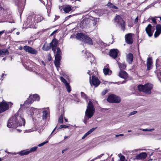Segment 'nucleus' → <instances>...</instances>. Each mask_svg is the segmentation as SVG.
<instances>
[{
	"mask_svg": "<svg viewBox=\"0 0 161 161\" xmlns=\"http://www.w3.org/2000/svg\"><path fill=\"white\" fill-rule=\"evenodd\" d=\"M159 148H157V149H155L156 150H157V152H161V150H159Z\"/></svg>",
	"mask_w": 161,
	"mask_h": 161,
	"instance_id": "052dcab7",
	"label": "nucleus"
},
{
	"mask_svg": "<svg viewBox=\"0 0 161 161\" xmlns=\"http://www.w3.org/2000/svg\"><path fill=\"white\" fill-rule=\"evenodd\" d=\"M103 155H104V154H103V153L102 154L100 155L97 156V157H96V158H95V159L100 158Z\"/></svg>",
	"mask_w": 161,
	"mask_h": 161,
	"instance_id": "8fccbe9b",
	"label": "nucleus"
},
{
	"mask_svg": "<svg viewBox=\"0 0 161 161\" xmlns=\"http://www.w3.org/2000/svg\"><path fill=\"white\" fill-rule=\"evenodd\" d=\"M6 74H5V75L4 73H3V74H2V75H1V77H3V76H4V75H5V76H6Z\"/></svg>",
	"mask_w": 161,
	"mask_h": 161,
	"instance_id": "e2e57ef3",
	"label": "nucleus"
},
{
	"mask_svg": "<svg viewBox=\"0 0 161 161\" xmlns=\"http://www.w3.org/2000/svg\"><path fill=\"white\" fill-rule=\"evenodd\" d=\"M57 44L58 42L55 39H53L52 42L50 43V44L52 47V50L53 52L54 53H55L56 49V47L57 46Z\"/></svg>",
	"mask_w": 161,
	"mask_h": 161,
	"instance_id": "dca6fc26",
	"label": "nucleus"
},
{
	"mask_svg": "<svg viewBox=\"0 0 161 161\" xmlns=\"http://www.w3.org/2000/svg\"><path fill=\"white\" fill-rule=\"evenodd\" d=\"M81 97L82 98L86 100L87 98V96L83 92H81Z\"/></svg>",
	"mask_w": 161,
	"mask_h": 161,
	"instance_id": "58836bf2",
	"label": "nucleus"
},
{
	"mask_svg": "<svg viewBox=\"0 0 161 161\" xmlns=\"http://www.w3.org/2000/svg\"><path fill=\"white\" fill-rule=\"evenodd\" d=\"M107 5L110 8L115 9H118V8L116 6H115L112 3H108L107 4Z\"/></svg>",
	"mask_w": 161,
	"mask_h": 161,
	"instance_id": "c9c22d12",
	"label": "nucleus"
},
{
	"mask_svg": "<svg viewBox=\"0 0 161 161\" xmlns=\"http://www.w3.org/2000/svg\"><path fill=\"white\" fill-rule=\"evenodd\" d=\"M6 59V58H3V61H5Z\"/></svg>",
	"mask_w": 161,
	"mask_h": 161,
	"instance_id": "774afa93",
	"label": "nucleus"
},
{
	"mask_svg": "<svg viewBox=\"0 0 161 161\" xmlns=\"http://www.w3.org/2000/svg\"><path fill=\"white\" fill-rule=\"evenodd\" d=\"M93 69L92 70H88L87 72V74L89 75L90 76V80H91V76L90 75H92V74L93 73ZM90 83L91 85H92H92L94 86L95 87H97L98 86L100 83V82L98 79L95 77L94 75H92V82L90 80Z\"/></svg>",
	"mask_w": 161,
	"mask_h": 161,
	"instance_id": "423d86ee",
	"label": "nucleus"
},
{
	"mask_svg": "<svg viewBox=\"0 0 161 161\" xmlns=\"http://www.w3.org/2000/svg\"><path fill=\"white\" fill-rule=\"evenodd\" d=\"M133 56L132 53H130L129 54L126 56L127 61L130 64H132L133 61Z\"/></svg>",
	"mask_w": 161,
	"mask_h": 161,
	"instance_id": "5701e85b",
	"label": "nucleus"
},
{
	"mask_svg": "<svg viewBox=\"0 0 161 161\" xmlns=\"http://www.w3.org/2000/svg\"><path fill=\"white\" fill-rule=\"evenodd\" d=\"M86 54L87 60L89 61L92 64L95 60V58L93 55L92 54L86 52Z\"/></svg>",
	"mask_w": 161,
	"mask_h": 161,
	"instance_id": "4468645a",
	"label": "nucleus"
},
{
	"mask_svg": "<svg viewBox=\"0 0 161 161\" xmlns=\"http://www.w3.org/2000/svg\"><path fill=\"white\" fill-rule=\"evenodd\" d=\"M95 129V128H93L91 129H90L89 131L86 133L82 137V139H84L87 136L90 134L91 133L93 132Z\"/></svg>",
	"mask_w": 161,
	"mask_h": 161,
	"instance_id": "c756f323",
	"label": "nucleus"
},
{
	"mask_svg": "<svg viewBox=\"0 0 161 161\" xmlns=\"http://www.w3.org/2000/svg\"><path fill=\"white\" fill-rule=\"evenodd\" d=\"M63 114H61L58 120V122L61 124L63 123Z\"/></svg>",
	"mask_w": 161,
	"mask_h": 161,
	"instance_id": "4c0bfd02",
	"label": "nucleus"
},
{
	"mask_svg": "<svg viewBox=\"0 0 161 161\" xmlns=\"http://www.w3.org/2000/svg\"><path fill=\"white\" fill-rule=\"evenodd\" d=\"M115 21L119 25L123 31L125 30V22L120 16L118 15L116 16L115 18Z\"/></svg>",
	"mask_w": 161,
	"mask_h": 161,
	"instance_id": "6e6552de",
	"label": "nucleus"
},
{
	"mask_svg": "<svg viewBox=\"0 0 161 161\" xmlns=\"http://www.w3.org/2000/svg\"><path fill=\"white\" fill-rule=\"evenodd\" d=\"M151 5H150L148 6L147 7L145 8L144 9V11H145L147 9H148L150 8L151 7Z\"/></svg>",
	"mask_w": 161,
	"mask_h": 161,
	"instance_id": "603ef678",
	"label": "nucleus"
},
{
	"mask_svg": "<svg viewBox=\"0 0 161 161\" xmlns=\"http://www.w3.org/2000/svg\"><path fill=\"white\" fill-rule=\"evenodd\" d=\"M8 50L7 49L4 48L0 50V56L3 57L4 56L8 55Z\"/></svg>",
	"mask_w": 161,
	"mask_h": 161,
	"instance_id": "393cba45",
	"label": "nucleus"
},
{
	"mask_svg": "<svg viewBox=\"0 0 161 161\" xmlns=\"http://www.w3.org/2000/svg\"><path fill=\"white\" fill-rule=\"evenodd\" d=\"M15 4L18 8L23 7L25 5V0H13Z\"/></svg>",
	"mask_w": 161,
	"mask_h": 161,
	"instance_id": "2eb2a0df",
	"label": "nucleus"
},
{
	"mask_svg": "<svg viewBox=\"0 0 161 161\" xmlns=\"http://www.w3.org/2000/svg\"><path fill=\"white\" fill-rule=\"evenodd\" d=\"M118 156L119 158V161H126V160L125 159V157L121 153L118 154Z\"/></svg>",
	"mask_w": 161,
	"mask_h": 161,
	"instance_id": "72a5a7b5",
	"label": "nucleus"
},
{
	"mask_svg": "<svg viewBox=\"0 0 161 161\" xmlns=\"http://www.w3.org/2000/svg\"><path fill=\"white\" fill-rule=\"evenodd\" d=\"M57 126H56V127H55V128L53 130L52 132L51 133V135H52L53 133V132L55 131V129H56L57 128Z\"/></svg>",
	"mask_w": 161,
	"mask_h": 161,
	"instance_id": "13d9d810",
	"label": "nucleus"
},
{
	"mask_svg": "<svg viewBox=\"0 0 161 161\" xmlns=\"http://www.w3.org/2000/svg\"><path fill=\"white\" fill-rule=\"evenodd\" d=\"M33 21H35V23H38L41 21L43 19V17L40 15H33Z\"/></svg>",
	"mask_w": 161,
	"mask_h": 161,
	"instance_id": "b1692460",
	"label": "nucleus"
},
{
	"mask_svg": "<svg viewBox=\"0 0 161 161\" xmlns=\"http://www.w3.org/2000/svg\"><path fill=\"white\" fill-rule=\"evenodd\" d=\"M9 105L6 102L4 101L0 103V113L8 109Z\"/></svg>",
	"mask_w": 161,
	"mask_h": 161,
	"instance_id": "9b49d317",
	"label": "nucleus"
},
{
	"mask_svg": "<svg viewBox=\"0 0 161 161\" xmlns=\"http://www.w3.org/2000/svg\"><path fill=\"white\" fill-rule=\"evenodd\" d=\"M55 17H56L55 18V19H54V20H56L57 19H58L59 18V16H56L55 15Z\"/></svg>",
	"mask_w": 161,
	"mask_h": 161,
	"instance_id": "4d7b16f0",
	"label": "nucleus"
},
{
	"mask_svg": "<svg viewBox=\"0 0 161 161\" xmlns=\"http://www.w3.org/2000/svg\"><path fill=\"white\" fill-rule=\"evenodd\" d=\"M124 136V134H119V135H115V136L116 137H118L119 136Z\"/></svg>",
	"mask_w": 161,
	"mask_h": 161,
	"instance_id": "5fc2aeb1",
	"label": "nucleus"
},
{
	"mask_svg": "<svg viewBox=\"0 0 161 161\" xmlns=\"http://www.w3.org/2000/svg\"><path fill=\"white\" fill-rule=\"evenodd\" d=\"M151 19L152 20L153 22L155 24H157V21L156 19L153 17H152L151 18Z\"/></svg>",
	"mask_w": 161,
	"mask_h": 161,
	"instance_id": "49530a36",
	"label": "nucleus"
},
{
	"mask_svg": "<svg viewBox=\"0 0 161 161\" xmlns=\"http://www.w3.org/2000/svg\"><path fill=\"white\" fill-rule=\"evenodd\" d=\"M152 27L151 25L150 24H149L145 29V31L149 37L153 35V33L151 31Z\"/></svg>",
	"mask_w": 161,
	"mask_h": 161,
	"instance_id": "412c9836",
	"label": "nucleus"
},
{
	"mask_svg": "<svg viewBox=\"0 0 161 161\" xmlns=\"http://www.w3.org/2000/svg\"><path fill=\"white\" fill-rule=\"evenodd\" d=\"M16 34L17 35H19V32H16Z\"/></svg>",
	"mask_w": 161,
	"mask_h": 161,
	"instance_id": "69168bd1",
	"label": "nucleus"
},
{
	"mask_svg": "<svg viewBox=\"0 0 161 161\" xmlns=\"http://www.w3.org/2000/svg\"><path fill=\"white\" fill-rule=\"evenodd\" d=\"M132 36V34L131 33H129L125 36V40L128 44H131L133 43Z\"/></svg>",
	"mask_w": 161,
	"mask_h": 161,
	"instance_id": "f8f14e48",
	"label": "nucleus"
},
{
	"mask_svg": "<svg viewBox=\"0 0 161 161\" xmlns=\"http://www.w3.org/2000/svg\"><path fill=\"white\" fill-rule=\"evenodd\" d=\"M71 16H72V15H69V16H68V17H67L66 18H69L70 17H71Z\"/></svg>",
	"mask_w": 161,
	"mask_h": 161,
	"instance_id": "338daca9",
	"label": "nucleus"
},
{
	"mask_svg": "<svg viewBox=\"0 0 161 161\" xmlns=\"http://www.w3.org/2000/svg\"><path fill=\"white\" fill-rule=\"evenodd\" d=\"M37 148V147H34L31 148L30 150L29 149V153H31V152L35 151L36 150Z\"/></svg>",
	"mask_w": 161,
	"mask_h": 161,
	"instance_id": "ea45409f",
	"label": "nucleus"
},
{
	"mask_svg": "<svg viewBox=\"0 0 161 161\" xmlns=\"http://www.w3.org/2000/svg\"><path fill=\"white\" fill-rule=\"evenodd\" d=\"M86 37V35L83 34L82 33H78L76 36V38L77 39L79 40L80 41L83 42L84 41L85 37Z\"/></svg>",
	"mask_w": 161,
	"mask_h": 161,
	"instance_id": "4be33fe9",
	"label": "nucleus"
},
{
	"mask_svg": "<svg viewBox=\"0 0 161 161\" xmlns=\"http://www.w3.org/2000/svg\"><path fill=\"white\" fill-rule=\"evenodd\" d=\"M140 130H142V131H147L148 130V129H142V128L140 129Z\"/></svg>",
	"mask_w": 161,
	"mask_h": 161,
	"instance_id": "864d4df0",
	"label": "nucleus"
},
{
	"mask_svg": "<svg viewBox=\"0 0 161 161\" xmlns=\"http://www.w3.org/2000/svg\"><path fill=\"white\" fill-rule=\"evenodd\" d=\"M64 11L66 13H68L72 10L71 6L69 5H66L63 8Z\"/></svg>",
	"mask_w": 161,
	"mask_h": 161,
	"instance_id": "cd10ccee",
	"label": "nucleus"
},
{
	"mask_svg": "<svg viewBox=\"0 0 161 161\" xmlns=\"http://www.w3.org/2000/svg\"><path fill=\"white\" fill-rule=\"evenodd\" d=\"M25 120L17 113L8 120L7 126L10 128H16L18 126L25 125Z\"/></svg>",
	"mask_w": 161,
	"mask_h": 161,
	"instance_id": "f257e3e1",
	"label": "nucleus"
},
{
	"mask_svg": "<svg viewBox=\"0 0 161 161\" xmlns=\"http://www.w3.org/2000/svg\"><path fill=\"white\" fill-rule=\"evenodd\" d=\"M69 127V126H68L62 125H61L60 126V127L57 130H58V129H62L63 128H68Z\"/></svg>",
	"mask_w": 161,
	"mask_h": 161,
	"instance_id": "79ce46f5",
	"label": "nucleus"
},
{
	"mask_svg": "<svg viewBox=\"0 0 161 161\" xmlns=\"http://www.w3.org/2000/svg\"><path fill=\"white\" fill-rule=\"evenodd\" d=\"M67 150V149H64L62 151V153H64Z\"/></svg>",
	"mask_w": 161,
	"mask_h": 161,
	"instance_id": "bf43d9fd",
	"label": "nucleus"
},
{
	"mask_svg": "<svg viewBox=\"0 0 161 161\" xmlns=\"http://www.w3.org/2000/svg\"><path fill=\"white\" fill-rule=\"evenodd\" d=\"M48 141H47L46 142H44L41 144H39L38 145V147H42L43 146L44 144H45L47 143L48 142Z\"/></svg>",
	"mask_w": 161,
	"mask_h": 161,
	"instance_id": "c03bdc74",
	"label": "nucleus"
},
{
	"mask_svg": "<svg viewBox=\"0 0 161 161\" xmlns=\"http://www.w3.org/2000/svg\"><path fill=\"white\" fill-rule=\"evenodd\" d=\"M117 61V62L118 63V64L119 65V68L120 69H124L126 67V65L124 63H121L119 62H118V61Z\"/></svg>",
	"mask_w": 161,
	"mask_h": 161,
	"instance_id": "2f4dec72",
	"label": "nucleus"
},
{
	"mask_svg": "<svg viewBox=\"0 0 161 161\" xmlns=\"http://www.w3.org/2000/svg\"><path fill=\"white\" fill-rule=\"evenodd\" d=\"M108 65H106L103 69V71L105 75H107L108 74L109 69L107 67Z\"/></svg>",
	"mask_w": 161,
	"mask_h": 161,
	"instance_id": "f704fd0d",
	"label": "nucleus"
},
{
	"mask_svg": "<svg viewBox=\"0 0 161 161\" xmlns=\"http://www.w3.org/2000/svg\"><path fill=\"white\" fill-rule=\"evenodd\" d=\"M56 52H55V53ZM55 56V59L54 61V64L56 67H59L60 61L61 58L62 53L59 47L57 48V51L56 53H54Z\"/></svg>",
	"mask_w": 161,
	"mask_h": 161,
	"instance_id": "20e7f679",
	"label": "nucleus"
},
{
	"mask_svg": "<svg viewBox=\"0 0 161 161\" xmlns=\"http://www.w3.org/2000/svg\"><path fill=\"white\" fill-rule=\"evenodd\" d=\"M90 22L91 23H90V25H91V27H93V28L95 29L97 26V22L92 20V21Z\"/></svg>",
	"mask_w": 161,
	"mask_h": 161,
	"instance_id": "473e14b6",
	"label": "nucleus"
},
{
	"mask_svg": "<svg viewBox=\"0 0 161 161\" xmlns=\"http://www.w3.org/2000/svg\"><path fill=\"white\" fill-rule=\"evenodd\" d=\"M154 130V129L153 128V129H148V131L151 132V131H153Z\"/></svg>",
	"mask_w": 161,
	"mask_h": 161,
	"instance_id": "6e6d98bb",
	"label": "nucleus"
},
{
	"mask_svg": "<svg viewBox=\"0 0 161 161\" xmlns=\"http://www.w3.org/2000/svg\"><path fill=\"white\" fill-rule=\"evenodd\" d=\"M119 75L120 77L124 79H126L127 77L126 72L123 70L120 71L119 73Z\"/></svg>",
	"mask_w": 161,
	"mask_h": 161,
	"instance_id": "a878e982",
	"label": "nucleus"
},
{
	"mask_svg": "<svg viewBox=\"0 0 161 161\" xmlns=\"http://www.w3.org/2000/svg\"><path fill=\"white\" fill-rule=\"evenodd\" d=\"M40 100V97L39 96L36 94L34 95H31L29 96V98L24 102V104H31L34 101H39Z\"/></svg>",
	"mask_w": 161,
	"mask_h": 161,
	"instance_id": "39448f33",
	"label": "nucleus"
},
{
	"mask_svg": "<svg viewBox=\"0 0 161 161\" xmlns=\"http://www.w3.org/2000/svg\"><path fill=\"white\" fill-rule=\"evenodd\" d=\"M147 156V154L145 152H142L136 156V158L140 160L145 159Z\"/></svg>",
	"mask_w": 161,
	"mask_h": 161,
	"instance_id": "aec40b11",
	"label": "nucleus"
},
{
	"mask_svg": "<svg viewBox=\"0 0 161 161\" xmlns=\"http://www.w3.org/2000/svg\"><path fill=\"white\" fill-rule=\"evenodd\" d=\"M136 113H137V111H134L133 112H131L130 113L128 114V116L129 117L135 114Z\"/></svg>",
	"mask_w": 161,
	"mask_h": 161,
	"instance_id": "37998d69",
	"label": "nucleus"
},
{
	"mask_svg": "<svg viewBox=\"0 0 161 161\" xmlns=\"http://www.w3.org/2000/svg\"><path fill=\"white\" fill-rule=\"evenodd\" d=\"M23 49L26 52H28L32 54L36 55L38 53V52L35 49L27 46H25L23 47Z\"/></svg>",
	"mask_w": 161,
	"mask_h": 161,
	"instance_id": "9d476101",
	"label": "nucleus"
},
{
	"mask_svg": "<svg viewBox=\"0 0 161 161\" xmlns=\"http://www.w3.org/2000/svg\"><path fill=\"white\" fill-rule=\"evenodd\" d=\"M50 45H48L47 44H45L42 47V49L43 50L47 51L49 50L51 47Z\"/></svg>",
	"mask_w": 161,
	"mask_h": 161,
	"instance_id": "7c9ffc66",
	"label": "nucleus"
},
{
	"mask_svg": "<svg viewBox=\"0 0 161 161\" xmlns=\"http://www.w3.org/2000/svg\"><path fill=\"white\" fill-rule=\"evenodd\" d=\"M92 20L90 19H85L82 20L80 23L79 26L82 29H87L91 27L90 22Z\"/></svg>",
	"mask_w": 161,
	"mask_h": 161,
	"instance_id": "0eeeda50",
	"label": "nucleus"
},
{
	"mask_svg": "<svg viewBox=\"0 0 161 161\" xmlns=\"http://www.w3.org/2000/svg\"><path fill=\"white\" fill-rule=\"evenodd\" d=\"M17 153L21 156L27 155L30 153L29 152V149H27L21 151H20L18 153Z\"/></svg>",
	"mask_w": 161,
	"mask_h": 161,
	"instance_id": "bb28decb",
	"label": "nucleus"
},
{
	"mask_svg": "<svg viewBox=\"0 0 161 161\" xmlns=\"http://www.w3.org/2000/svg\"><path fill=\"white\" fill-rule=\"evenodd\" d=\"M108 92V90L107 89L105 90H104L102 91L101 93V94L103 96L104 95Z\"/></svg>",
	"mask_w": 161,
	"mask_h": 161,
	"instance_id": "a18cd8bd",
	"label": "nucleus"
},
{
	"mask_svg": "<svg viewBox=\"0 0 161 161\" xmlns=\"http://www.w3.org/2000/svg\"><path fill=\"white\" fill-rule=\"evenodd\" d=\"M58 31V30H55V31H54L51 34L50 36H52L54 34H56L57 32Z\"/></svg>",
	"mask_w": 161,
	"mask_h": 161,
	"instance_id": "de8ad7c7",
	"label": "nucleus"
},
{
	"mask_svg": "<svg viewBox=\"0 0 161 161\" xmlns=\"http://www.w3.org/2000/svg\"><path fill=\"white\" fill-rule=\"evenodd\" d=\"M30 19H31V24H34V23H35V21H33V15L31 16H29L28 18V20H29Z\"/></svg>",
	"mask_w": 161,
	"mask_h": 161,
	"instance_id": "a19ab883",
	"label": "nucleus"
},
{
	"mask_svg": "<svg viewBox=\"0 0 161 161\" xmlns=\"http://www.w3.org/2000/svg\"><path fill=\"white\" fill-rule=\"evenodd\" d=\"M42 119H46L47 118V116L48 113L47 111L45 110L43 111L42 112Z\"/></svg>",
	"mask_w": 161,
	"mask_h": 161,
	"instance_id": "e433bc0d",
	"label": "nucleus"
},
{
	"mask_svg": "<svg viewBox=\"0 0 161 161\" xmlns=\"http://www.w3.org/2000/svg\"><path fill=\"white\" fill-rule=\"evenodd\" d=\"M42 64L44 65V66H45V64L44 63V62L43 61H42Z\"/></svg>",
	"mask_w": 161,
	"mask_h": 161,
	"instance_id": "0e129e2a",
	"label": "nucleus"
},
{
	"mask_svg": "<svg viewBox=\"0 0 161 161\" xmlns=\"http://www.w3.org/2000/svg\"><path fill=\"white\" fill-rule=\"evenodd\" d=\"M83 42L89 44H92V39L86 35L85 39Z\"/></svg>",
	"mask_w": 161,
	"mask_h": 161,
	"instance_id": "c85d7f7f",
	"label": "nucleus"
},
{
	"mask_svg": "<svg viewBox=\"0 0 161 161\" xmlns=\"http://www.w3.org/2000/svg\"><path fill=\"white\" fill-rule=\"evenodd\" d=\"M107 101L110 103H119L121 100L119 97L114 94L110 95L107 98Z\"/></svg>",
	"mask_w": 161,
	"mask_h": 161,
	"instance_id": "1a4fd4ad",
	"label": "nucleus"
},
{
	"mask_svg": "<svg viewBox=\"0 0 161 161\" xmlns=\"http://www.w3.org/2000/svg\"><path fill=\"white\" fill-rule=\"evenodd\" d=\"M138 17H137L136 18V19L135 20L134 23L135 24L137 23L138 21Z\"/></svg>",
	"mask_w": 161,
	"mask_h": 161,
	"instance_id": "3c124183",
	"label": "nucleus"
},
{
	"mask_svg": "<svg viewBox=\"0 0 161 161\" xmlns=\"http://www.w3.org/2000/svg\"><path fill=\"white\" fill-rule=\"evenodd\" d=\"M4 31H0V35H1L2 34H3V33H4Z\"/></svg>",
	"mask_w": 161,
	"mask_h": 161,
	"instance_id": "680f3d73",
	"label": "nucleus"
},
{
	"mask_svg": "<svg viewBox=\"0 0 161 161\" xmlns=\"http://www.w3.org/2000/svg\"><path fill=\"white\" fill-rule=\"evenodd\" d=\"M119 53V51L117 49H113L110 50L109 55L112 58L115 59Z\"/></svg>",
	"mask_w": 161,
	"mask_h": 161,
	"instance_id": "ddd939ff",
	"label": "nucleus"
},
{
	"mask_svg": "<svg viewBox=\"0 0 161 161\" xmlns=\"http://www.w3.org/2000/svg\"><path fill=\"white\" fill-rule=\"evenodd\" d=\"M153 88V85L150 83H147L144 85H140L138 86V89L140 91L147 94H150L151 93V90Z\"/></svg>",
	"mask_w": 161,
	"mask_h": 161,
	"instance_id": "7ed1b4c3",
	"label": "nucleus"
},
{
	"mask_svg": "<svg viewBox=\"0 0 161 161\" xmlns=\"http://www.w3.org/2000/svg\"><path fill=\"white\" fill-rule=\"evenodd\" d=\"M152 58H149L147 59V70L148 71L152 69Z\"/></svg>",
	"mask_w": 161,
	"mask_h": 161,
	"instance_id": "6ab92c4d",
	"label": "nucleus"
},
{
	"mask_svg": "<svg viewBox=\"0 0 161 161\" xmlns=\"http://www.w3.org/2000/svg\"><path fill=\"white\" fill-rule=\"evenodd\" d=\"M95 109L93 103L89 101L87 106V108L85 111L84 122L85 124L87 123V120L92 117L95 112Z\"/></svg>",
	"mask_w": 161,
	"mask_h": 161,
	"instance_id": "f03ea898",
	"label": "nucleus"
},
{
	"mask_svg": "<svg viewBox=\"0 0 161 161\" xmlns=\"http://www.w3.org/2000/svg\"><path fill=\"white\" fill-rule=\"evenodd\" d=\"M60 80L62 81L64 84L65 85L66 87L67 91L68 92H70L71 91V87L69 85V83H67L66 80L63 77H60Z\"/></svg>",
	"mask_w": 161,
	"mask_h": 161,
	"instance_id": "f3484780",
	"label": "nucleus"
},
{
	"mask_svg": "<svg viewBox=\"0 0 161 161\" xmlns=\"http://www.w3.org/2000/svg\"><path fill=\"white\" fill-rule=\"evenodd\" d=\"M103 155H104V154H103V153L102 154L100 155L97 156V157H96V158H95V159L100 158Z\"/></svg>",
	"mask_w": 161,
	"mask_h": 161,
	"instance_id": "09e8293b",
	"label": "nucleus"
},
{
	"mask_svg": "<svg viewBox=\"0 0 161 161\" xmlns=\"http://www.w3.org/2000/svg\"><path fill=\"white\" fill-rule=\"evenodd\" d=\"M161 33V25L158 24L156 26V31H155L154 36L155 37L158 36Z\"/></svg>",
	"mask_w": 161,
	"mask_h": 161,
	"instance_id": "a211bd4d",
	"label": "nucleus"
}]
</instances>
